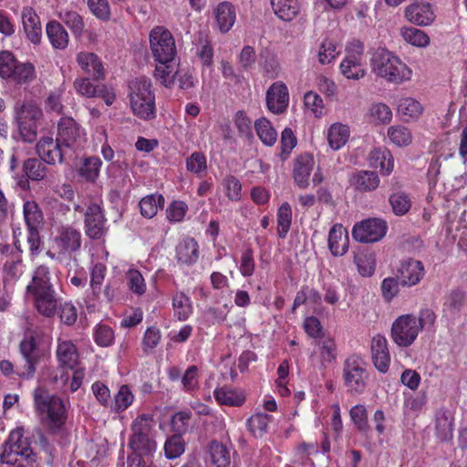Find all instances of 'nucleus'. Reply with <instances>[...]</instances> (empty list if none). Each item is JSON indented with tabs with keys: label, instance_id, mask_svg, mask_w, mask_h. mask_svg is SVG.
I'll list each match as a JSON object with an SVG mask.
<instances>
[{
	"label": "nucleus",
	"instance_id": "69168bd1",
	"mask_svg": "<svg viewBox=\"0 0 467 467\" xmlns=\"http://www.w3.org/2000/svg\"><path fill=\"white\" fill-rule=\"evenodd\" d=\"M60 19L70 28L74 35H81L85 23L83 17L76 11H65L59 14Z\"/></svg>",
	"mask_w": 467,
	"mask_h": 467
},
{
	"label": "nucleus",
	"instance_id": "393cba45",
	"mask_svg": "<svg viewBox=\"0 0 467 467\" xmlns=\"http://www.w3.org/2000/svg\"><path fill=\"white\" fill-rule=\"evenodd\" d=\"M328 248L334 256H342L348 250L349 237L348 231L340 223H335L328 233Z\"/></svg>",
	"mask_w": 467,
	"mask_h": 467
},
{
	"label": "nucleus",
	"instance_id": "cd10ccee",
	"mask_svg": "<svg viewBox=\"0 0 467 467\" xmlns=\"http://www.w3.org/2000/svg\"><path fill=\"white\" fill-rule=\"evenodd\" d=\"M213 397L221 406L241 407L246 400L244 392L230 386L218 387L213 390Z\"/></svg>",
	"mask_w": 467,
	"mask_h": 467
},
{
	"label": "nucleus",
	"instance_id": "6e6d98bb",
	"mask_svg": "<svg viewBox=\"0 0 467 467\" xmlns=\"http://www.w3.org/2000/svg\"><path fill=\"white\" fill-rule=\"evenodd\" d=\"M93 338L95 343L101 348H108L114 344V330L106 324H97L93 329Z\"/></svg>",
	"mask_w": 467,
	"mask_h": 467
},
{
	"label": "nucleus",
	"instance_id": "9d476101",
	"mask_svg": "<svg viewBox=\"0 0 467 467\" xmlns=\"http://www.w3.org/2000/svg\"><path fill=\"white\" fill-rule=\"evenodd\" d=\"M56 138L73 157L87 141L85 130L73 118L67 116L58 120Z\"/></svg>",
	"mask_w": 467,
	"mask_h": 467
},
{
	"label": "nucleus",
	"instance_id": "bf43d9fd",
	"mask_svg": "<svg viewBox=\"0 0 467 467\" xmlns=\"http://www.w3.org/2000/svg\"><path fill=\"white\" fill-rule=\"evenodd\" d=\"M161 339V329L155 326L149 327L142 337L141 348L143 354L150 355L160 344Z\"/></svg>",
	"mask_w": 467,
	"mask_h": 467
},
{
	"label": "nucleus",
	"instance_id": "4d7b16f0",
	"mask_svg": "<svg viewBox=\"0 0 467 467\" xmlns=\"http://www.w3.org/2000/svg\"><path fill=\"white\" fill-rule=\"evenodd\" d=\"M102 161L99 157L85 158L79 169V174L86 181L94 182L99 175Z\"/></svg>",
	"mask_w": 467,
	"mask_h": 467
},
{
	"label": "nucleus",
	"instance_id": "b1692460",
	"mask_svg": "<svg viewBox=\"0 0 467 467\" xmlns=\"http://www.w3.org/2000/svg\"><path fill=\"white\" fill-rule=\"evenodd\" d=\"M23 28L30 42L37 45L42 39V27L40 18L31 6H26L22 10Z\"/></svg>",
	"mask_w": 467,
	"mask_h": 467
},
{
	"label": "nucleus",
	"instance_id": "4be33fe9",
	"mask_svg": "<svg viewBox=\"0 0 467 467\" xmlns=\"http://www.w3.org/2000/svg\"><path fill=\"white\" fill-rule=\"evenodd\" d=\"M56 358L58 368L62 369H75L79 364V353L76 345L70 340L57 339Z\"/></svg>",
	"mask_w": 467,
	"mask_h": 467
},
{
	"label": "nucleus",
	"instance_id": "e2e57ef3",
	"mask_svg": "<svg viewBox=\"0 0 467 467\" xmlns=\"http://www.w3.org/2000/svg\"><path fill=\"white\" fill-rule=\"evenodd\" d=\"M389 202L391 205L393 213L398 216L406 214L411 207L410 197L402 192L390 194Z\"/></svg>",
	"mask_w": 467,
	"mask_h": 467
},
{
	"label": "nucleus",
	"instance_id": "774afa93",
	"mask_svg": "<svg viewBox=\"0 0 467 467\" xmlns=\"http://www.w3.org/2000/svg\"><path fill=\"white\" fill-rule=\"evenodd\" d=\"M238 269L241 275L244 278L251 277L254 274L255 261L254 250L251 247H247L242 252Z\"/></svg>",
	"mask_w": 467,
	"mask_h": 467
},
{
	"label": "nucleus",
	"instance_id": "8fccbe9b",
	"mask_svg": "<svg viewBox=\"0 0 467 467\" xmlns=\"http://www.w3.org/2000/svg\"><path fill=\"white\" fill-rule=\"evenodd\" d=\"M36 78L35 67L31 63L17 62L8 79L16 84L29 83Z\"/></svg>",
	"mask_w": 467,
	"mask_h": 467
},
{
	"label": "nucleus",
	"instance_id": "dca6fc26",
	"mask_svg": "<svg viewBox=\"0 0 467 467\" xmlns=\"http://www.w3.org/2000/svg\"><path fill=\"white\" fill-rule=\"evenodd\" d=\"M425 275V268L421 261L408 258L400 263L396 276L402 287H412L420 283Z\"/></svg>",
	"mask_w": 467,
	"mask_h": 467
},
{
	"label": "nucleus",
	"instance_id": "49530a36",
	"mask_svg": "<svg viewBox=\"0 0 467 467\" xmlns=\"http://www.w3.org/2000/svg\"><path fill=\"white\" fill-rule=\"evenodd\" d=\"M402 38L411 46L425 47L430 45L429 36L422 30L413 26H403L400 29Z\"/></svg>",
	"mask_w": 467,
	"mask_h": 467
},
{
	"label": "nucleus",
	"instance_id": "c756f323",
	"mask_svg": "<svg viewBox=\"0 0 467 467\" xmlns=\"http://www.w3.org/2000/svg\"><path fill=\"white\" fill-rule=\"evenodd\" d=\"M314 167V159L310 154L299 155L294 165V180L296 185L301 189H306L309 185V176Z\"/></svg>",
	"mask_w": 467,
	"mask_h": 467
},
{
	"label": "nucleus",
	"instance_id": "052dcab7",
	"mask_svg": "<svg viewBox=\"0 0 467 467\" xmlns=\"http://www.w3.org/2000/svg\"><path fill=\"white\" fill-rule=\"evenodd\" d=\"M127 285L130 291L140 296L146 293L147 285L141 273L137 269H130L126 273Z\"/></svg>",
	"mask_w": 467,
	"mask_h": 467
},
{
	"label": "nucleus",
	"instance_id": "412c9836",
	"mask_svg": "<svg viewBox=\"0 0 467 467\" xmlns=\"http://www.w3.org/2000/svg\"><path fill=\"white\" fill-rule=\"evenodd\" d=\"M46 162L41 158H28L24 161L22 170L24 175L18 180V185L22 189L29 187V181H43L47 174Z\"/></svg>",
	"mask_w": 467,
	"mask_h": 467
},
{
	"label": "nucleus",
	"instance_id": "a878e982",
	"mask_svg": "<svg viewBox=\"0 0 467 467\" xmlns=\"http://www.w3.org/2000/svg\"><path fill=\"white\" fill-rule=\"evenodd\" d=\"M77 62L82 70L90 75L93 80H102L105 78V69L100 58L91 52H80L77 56Z\"/></svg>",
	"mask_w": 467,
	"mask_h": 467
},
{
	"label": "nucleus",
	"instance_id": "5701e85b",
	"mask_svg": "<svg viewBox=\"0 0 467 467\" xmlns=\"http://www.w3.org/2000/svg\"><path fill=\"white\" fill-rule=\"evenodd\" d=\"M33 297L36 311L45 317H54L57 312L60 300L57 298L54 288L29 294Z\"/></svg>",
	"mask_w": 467,
	"mask_h": 467
},
{
	"label": "nucleus",
	"instance_id": "1a4fd4ad",
	"mask_svg": "<svg viewBox=\"0 0 467 467\" xmlns=\"http://www.w3.org/2000/svg\"><path fill=\"white\" fill-rule=\"evenodd\" d=\"M150 50L155 62H173L177 56L171 32L163 26H154L149 34Z\"/></svg>",
	"mask_w": 467,
	"mask_h": 467
},
{
	"label": "nucleus",
	"instance_id": "de8ad7c7",
	"mask_svg": "<svg viewBox=\"0 0 467 467\" xmlns=\"http://www.w3.org/2000/svg\"><path fill=\"white\" fill-rule=\"evenodd\" d=\"M292 223V208L288 202H283L277 210V235L285 239Z\"/></svg>",
	"mask_w": 467,
	"mask_h": 467
},
{
	"label": "nucleus",
	"instance_id": "338daca9",
	"mask_svg": "<svg viewBox=\"0 0 467 467\" xmlns=\"http://www.w3.org/2000/svg\"><path fill=\"white\" fill-rule=\"evenodd\" d=\"M185 450V441L182 435L173 434L164 444L165 456L168 459H175L181 456Z\"/></svg>",
	"mask_w": 467,
	"mask_h": 467
},
{
	"label": "nucleus",
	"instance_id": "ddd939ff",
	"mask_svg": "<svg viewBox=\"0 0 467 467\" xmlns=\"http://www.w3.org/2000/svg\"><path fill=\"white\" fill-rule=\"evenodd\" d=\"M153 417L150 414L138 416L131 425L132 435L130 438V446L134 451H150L154 443L150 438Z\"/></svg>",
	"mask_w": 467,
	"mask_h": 467
},
{
	"label": "nucleus",
	"instance_id": "c9c22d12",
	"mask_svg": "<svg viewBox=\"0 0 467 467\" xmlns=\"http://www.w3.org/2000/svg\"><path fill=\"white\" fill-rule=\"evenodd\" d=\"M173 316L180 321L187 320L193 312L192 302L182 291H176L171 297Z\"/></svg>",
	"mask_w": 467,
	"mask_h": 467
},
{
	"label": "nucleus",
	"instance_id": "0e129e2a",
	"mask_svg": "<svg viewBox=\"0 0 467 467\" xmlns=\"http://www.w3.org/2000/svg\"><path fill=\"white\" fill-rule=\"evenodd\" d=\"M320 358L323 364H330L337 358V344L333 337H327L318 342Z\"/></svg>",
	"mask_w": 467,
	"mask_h": 467
},
{
	"label": "nucleus",
	"instance_id": "79ce46f5",
	"mask_svg": "<svg viewBox=\"0 0 467 467\" xmlns=\"http://www.w3.org/2000/svg\"><path fill=\"white\" fill-rule=\"evenodd\" d=\"M154 78L164 87L171 88L175 82L178 70L172 62H155Z\"/></svg>",
	"mask_w": 467,
	"mask_h": 467
},
{
	"label": "nucleus",
	"instance_id": "4468645a",
	"mask_svg": "<svg viewBox=\"0 0 467 467\" xmlns=\"http://www.w3.org/2000/svg\"><path fill=\"white\" fill-rule=\"evenodd\" d=\"M387 223L379 218H369L354 225L353 238L360 243H374L382 239L387 233Z\"/></svg>",
	"mask_w": 467,
	"mask_h": 467
},
{
	"label": "nucleus",
	"instance_id": "6e6552de",
	"mask_svg": "<svg viewBox=\"0 0 467 467\" xmlns=\"http://www.w3.org/2000/svg\"><path fill=\"white\" fill-rule=\"evenodd\" d=\"M339 71L348 79L359 80L366 76L365 45L361 40L352 38L346 43Z\"/></svg>",
	"mask_w": 467,
	"mask_h": 467
},
{
	"label": "nucleus",
	"instance_id": "9b49d317",
	"mask_svg": "<svg viewBox=\"0 0 467 467\" xmlns=\"http://www.w3.org/2000/svg\"><path fill=\"white\" fill-rule=\"evenodd\" d=\"M420 331L417 317L412 314L401 315L397 317L391 326L390 336L399 347L411 346Z\"/></svg>",
	"mask_w": 467,
	"mask_h": 467
},
{
	"label": "nucleus",
	"instance_id": "680f3d73",
	"mask_svg": "<svg viewBox=\"0 0 467 467\" xmlns=\"http://www.w3.org/2000/svg\"><path fill=\"white\" fill-rule=\"evenodd\" d=\"M390 141L399 147L408 146L412 140L410 130L401 125L391 126L388 130Z\"/></svg>",
	"mask_w": 467,
	"mask_h": 467
},
{
	"label": "nucleus",
	"instance_id": "f257e3e1",
	"mask_svg": "<svg viewBox=\"0 0 467 467\" xmlns=\"http://www.w3.org/2000/svg\"><path fill=\"white\" fill-rule=\"evenodd\" d=\"M34 407L43 428L48 434L57 435L63 431L67 410L62 398L51 394L43 387L33 391Z\"/></svg>",
	"mask_w": 467,
	"mask_h": 467
},
{
	"label": "nucleus",
	"instance_id": "37998d69",
	"mask_svg": "<svg viewBox=\"0 0 467 467\" xmlns=\"http://www.w3.org/2000/svg\"><path fill=\"white\" fill-rule=\"evenodd\" d=\"M259 67L264 76L270 79L276 78L281 71L277 56L270 51H265L260 55Z\"/></svg>",
	"mask_w": 467,
	"mask_h": 467
},
{
	"label": "nucleus",
	"instance_id": "473e14b6",
	"mask_svg": "<svg viewBox=\"0 0 467 467\" xmlns=\"http://www.w3.org/2000/svg\"><path fill=\"white\" fill-rule=\"evenodd\" d=\"M435 434L441 441L453 438V417L447 410H438L435 413Z\"/></svg>",
	"mask_w": 467,
	"mask_h": 467
},
{
	"label": "nucleus",
	"instance_id": "a19ab883",
	"mask_svg": "<svg viewBox=\"0 0 467 467\" xmlns=\"http://www.w3.org/2000/svg\"><path fill=\"white\" fill-rule=\"evenodd\" d=\"M349 139V129L348 126L335 123L330 126L327 132V141L331 149L337 150L341 149Z\"/></svg>",
	"mask_w": 467,
	"mask_h": 467
},
{
	"label": "nucleus",
	"instance_id": "5fc2aeb1",
	"mask_svg": "<svg viewBox=\"0 0 467 467\" xmlns=\"http://www.w3.org/2000/svg\"><path fill=\"white\" fill-rule=\"evenodd\" d=\"M212 462L216 467H228L230 465V453L227 448L217 441H213L209 446Z\"/></svg>",
	"mask_w": 467,
	"mask_h": 467
},
{
	"label": "nucleus",
	"instance_id": "aec40b11",
	"mask_svg": "<svg viewBox=\"0 0 467 467\" xmlns=\"http://www.w3.org/2000/svg\"><path fill=\"white\" fill-rule=\"evenodd\" d=\"M267 109L275 113H284L289 103V93L286 85L282 81L273 83L266 91Z\"/></svg>",
	"mask_w": 467,
	"mask_h": 467
},
{
	"label": "nucleus",
	"instance_id": "e433bc0d",
	"mask_svg": "<svg viewBox=\"0 0 467 467\" xmlns=\"http://www.w3.org/2000/svg\"><path fill=\"white\" fill-rule=\"evenodd\" d=\"M379 177L372 171H359L351 179L356 190L361 192L375 191L379 185Z\"/></svg>",
	"mask_w": 467,
	"mask_h": 467
},
{
	"label": "nucleus",
	"instance_id": "c85d7f7f",
	"mask_svg": "<svg viewBox=\"0 0 467 467\" xmlns=\"http://www.w3.org/2000/svg\"><path fill=\"white\" fill-rule=\"evenodd\" d=\"M370 167L379 169L383 176L389 175L394 169V158L389 150L385 147L376 148L369 153Z\"/></svg>",
	"mask_w": 467,
	"mask_h": 467
},
{
	"label": "nucleus",
	"instance_id": "f3484780",
	"mask_svg": "<svg viewBox=\"0 0 467 467\" xmlns=\"http://www.w3.org/2000/svg\"><path fill=\"white\" fill-rule=\"evenodd\" d=\"M78 95L86 98H100L110 106L115 99V93L104 84L95 85L89 78H77L73 83Z\"/></svg>",
	"mask_w": 467,
	"mask_h": 467
},
{
	"label": "nucleus",
	"instance_id": "2f4dec72",
	"mask_svg": "<svg viewBox=\"0 0 467 467\" xmlns=\"http://www.w3.org/2000/svg\"><path fill=\"white\" fill-rule=\"evenodd\" d=\"M214 16L218 29L222 34L229 32L235 23V8L230 2L220 3L214 10Z\"/></svg>",
	"mask_w": 467,
	"mask_h": 467
},
{
	"label": "nucleus",
	"instance_id": "a18cd8bd",
	"mask_svg": "<svg viewBox=\"0 0 467 467\" xmlns=\"http://www.w3.org/2000/svg\"><path fill=\"white\" fill-rule=\"evenodd\" d=\"M42 116L43 112L41 108L32 100L25 101L16 107V120L38 122Z\"/></svg>",
	"mask_w": 467,
	"mask_h": 467
},
{
	"label": "nucleus",
	"instance_id": "7c9ffc66",
	"mask_svg": "<svg viewBox=\"0 0 467 467\" xmlns=\"http://www.w3.org/2000/svg\"><path fill=\"white\" fill-rule=\"evenodd\" d=\"M194 55L202 67L210 68L213 65V47L209 36L200 32L194 42Z\"/></svg>",
	"mask_w": 467,
	"mask_h": 467
},
{
	"label": "nucleus",
	"instance_id": "423d86ee",
	"mask_svg": "<svg viewBox=\"0 0 467 467\" xmlns=\"http://www.w3.org/2000/svg\"><path fill=\"white\" fill-rule=\"evenodd\" d=\"M83 237L80 230L73 225H61L51 240L47 255L59 263L71 261L80 252Z\"/></svg>",
	"mask_w": 467,
	"mask_h": 467
},
{
	"label": "nucleus",
	"instance_id": "c03bdc74",
	"mask_svg": "<svg viewBox=\"0 0 467 467\" xmlns=\"http://www.w3.org/2000/svg\"><path fill=\"white\" fill-rule=\"evenodd\" d=\"M254 129L258 138L265 146H273L276 142L277 132L267 119H256Z\"/></svg>",
	"mask_w": 467,
	"mask_h": 467
},
{
	"label": "nucleus",
	"instance_id": "7ed1b4c3",
	"mask_svg": "<svg viewBox=\"0 0 467 467\" xmlns=\"http://www.w3.org/2000/svg\"><path fill=\"white\" fill-rule=\"evenodd\" d=\"M0 461L14 467L37 466V456L32 449L30 439L24 435V428L10 431L2 446Z\"/></svg>",
	"mask_w": 467,
	"mask_h": 467
},
{
	"label": "nucleus",
	"instance_id": "09e8293b",
	"mask_svg": "<svg viewBox=\"0 0 467 467\" xmlns=\"http://www.w3.org/2000/svg\"><path fill=\"white\" fill-rule=\"evenodd\" d=\"M140 213L143 217L152 218L157 214L158 208L164 205V197L161 194H150L143 197L140 203Z\"/></svg>",
	"mask_w": 467,
	"mask_h": 467
},
{
	"label": "nucleus",
	"instance_id": "f03ea898",
	"mask_svg": "<svg viewBox=\"0 0 467 467\" xmlns=\"http://www.w3.org/2000/svg\"><path fill=\"white\" fill-rule=\"evenodd\" d=\"M18 350L24 364L16 367V375L20 379H31L37 366L49 356L41 333L35 329H26L19 342Z\"/></svg>",
	"mask_w": 467,
	"mask_h": 467
},
{
	"label": "nucleus",
	"instance_id": "0eeeda50",
	"mask_svg": "<svg viewBox=\"0 0 467 467\" xmlns=\"http://www.w3.org/2000/svg\"><path fill=\"white\" fill-rule=\"evenodd\" d=\"M342 380L348 394L355 396L365 392L368 386V364L359 354L348 355L342 364Z\"/></svg>",
	"mask_w": 467,
	"mask_h": 467
},
{
	"label": "nucleus",
	"instance_id": "13d9d810",
	"mask_svg": "<svg viewBox=\"0 0 467 467\" xmlns=\"http://www.w3.org/2000/svg\"><path fill=\"white\" fill-rule=\"evenodd\" d=\"M337 44L328 38L324 39L317 51V60L321 65L332 63L338 56Z\"/></svg>",
	"mask_w": 467,
	"mask_h": 467
},
{
	"label": "nucleus",
	"instance_id": "bb28decb",
	"mask_svg": "<svg viewBox=\"0 0 467 467\" xmlns=\"http://www.w3.org/2000/svg\"><path fill=\"white\" fill-rule=\"evenodd\" d=\"M199 244L193 237H186L176 246L175 258L179 264L193 265L199 259Z\"/></svg>",
	"mask_w": 467,
	"mask_h": 467
},
{
	"label": "nucleus",
	"instance_id": "2eb2a0df",
	"mask_svg": "<svg viewBox=\"0 0 467 467\" xmlns=\"http://www.w3.org/2000/svg\"><path fill=\"white\" fill-rule=\"evenodd\" d=\"M84 229L86 235L91 240L101 239L108 232L107 219L103 209L98 203H90L84 213Z\"/></svg>",
	"mask_w": 467,
	"mask_h": 467
},
{
	"label": "nucleus",
	"instance_id": "20e7f679",
	"mask_svg": "<svg viewBox=\"0 0 467 467\" xmlns=\"http://www.w3.org/2000/svg\"><path fill=\"white\" fill-rule=\"evenodd\" d=\"M128 97L135 117L144 121H151L157 118L156 96L150 79L140 77L131 80Z\"/></svg>",
	"mask_w": 467,
	"mask_h": 467
},
{
	"label": "nucleus",
	"instance_id": "6ab92c4d",
	"mask_svg": "<svg viewBox=\"0 0 467 467\" xmlns=\"http://www.w3.org/2000/svg\"><path fill=\"white\" fill-rule=\"evenodd\" d=\"M371 360L375 368L382 374H386L390 366V353L387 338L378 334L371 339Z\"/></svg>",
	"mask_w": 467,
	"mask_h": 467
},
{
	"label": "nucleus",
	"instance_id": "3c124183",
	"mask_svg": "<svg viewBox=\"0 0 467 467\" xmlns=\"http://www.w3.org/2000/svg\"><path fill=\"white\" fill-rule=\"evenodd\" d=\"M200 369L196 365L187 368L182 376L181 382L182 390L189 394L196 392L200 389Z\"/></svg>",
	"mask_w": 467,
	"mask_h": 467
},
{
	"label": "nucleus",
	"instance_id": "4c0bfd02",
	"mask_svg": "<svg viewBox=\"0 0 467 467\" xmlns=\"http://www.w3.org/2000/svg\"><path fill=\"white\" fill-rule=\"evenodd\" d=\"M275 14L283 21H292L299 13L300 0H271Z\"/></svg>",
	"mask_w": 467,
	"mask_h": 467
},
{
	"label": "nucleus",
	"instance_id": "72a5a7b5",
	"mask_svg": "<svg viewBox=\"0 0 467 467\" xmlns=\"http://www.w3.org/2000/svg\"><path fill=\"white\" fill-rule=\"evenodd\" d=\"M54 288L51 284L50 268L47 265H39L34 271L31 282L26 285V293L33 294Z\"/></svg>",
	"mask_w": 467,
	"mask_h": 467
},
{
	"label": "nucleus",
	"instance_id": "58836bf2",
	"mask_svg": "<svg viewBox=\"0 0 467 467\" xmlns=\"http://www.w3.org/2000/svg\"><path fill=\"white\" fill-rule=\"evenodd\" d=\"M135 400L134 394L130 388L123 384L119 388L118 392L111 399V404L109 410L113 413H121L128 410Z\"/></svg>",
	"mask_w": 467,
	"mask_h": 467
},
{
	"label": "nucleus",
	"instance_id": "39448f33",
	"mask_svg": "<svg viewBox=\"0 0 467 467\" xmlns=\"http://www.w3.org/2000/svg\"><path fill=\"white\" fill-rule=\"evenodd\" d=\"M371 70L388 82L400 84L411 78L412 70L387 48H377L370 58Z\"/></svg>",
	"mask_w": 467,
	"mask_h": 467
},
{
	"label": "nucleus",
	"instance_id": "f704fd0d",
	"mask_svg": "<svg viewBox=\"0 0 467 467\" xmlns=\"http://www.w3.org/2000/svg\"><path fill=\"white\" fill-rule=\"evenodd\" d=\"M46 33L53 48L63 50L67 47L68 34L59 22L49 21L46 26Z\"/></svg>",
	"mask_w": 467,
	"mask_h": 467
},
{
	"label": "nucleus",
	"instance_id": "ea45409f",
	"mask_svg": "<svg viewBox=\"0 0 467 467\" xmlns=\"http://www.w3.org/2000/svg\"><path fill=\"white\" fill-rule=\"evenodd\" d=\"M467 304V296L464 291L453 289L444 296L442 311L452 316L459 314Z\"/></svg>",
	"mask_w": 467,
	"mask_h": 467
},
{
	"label": "nucleus",
	"instance_id": "603ef678",
	"mask_svg": "<svg viewBox=\"0 0 467 467\" xmlns=\"http://www.w3.org/2000/svg\"><path fill=\"white\" fill-rule=\"evenodd\" d=\"M271 416L265 413H255L246 421L249 431L254 437H262L267 431Z\"/></svg>",
	"mask_w": 467,
	"mask_h": 467
},
{
	"label": "nucleus",
	"instance_id": "f8f14e48",
	"mask_svg": "<svg viewBox=\"0 0 467 467\" xmlns=\"http://www.w3.org/2000/svg\"><path fill=\"white\" fill-rule=\"evenodd\" d=\"M36 150L38 157L49 165L63 163L74 158L57 138L51 136L42 137L36 145Z\"/></svg>",
	"mask_w": 467,
	"mask_h": 467
},
{
	"label": "nucleus",
	"instance_id": "864d4df0",
	"mask_svg": "<svg viewBox=\"0 0 467 467\" xmlns=\"http://www.w3.org/2000/svg\"><path fill=\"white\" fill-rule=\"evenodd\" d=\"M192 418V412L190 409L175 412L171 418V429L174 434H185L188 431Z\"/></svg>",
	"mask_w": 467,
	"mask_h": 467
},
{
	"label": "nucleus",
	"instance_id": "a211bd4d",
	"mask_svg": "<svg viewBox=\"0 0 467 467\" xmlns=\"http://www.w3.org/2000/svg\"><path fill=\"white\" fill-rule=\"evenodd\" d=\"M404 17L413 25L428 26L434 22L436 15L430 3L415 0L405 8Z\"/></svg>",
	"mask_w": 467,
	"mask_h": 467
}]
</instances>
